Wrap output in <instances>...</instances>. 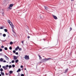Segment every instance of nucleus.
Here are the masks:
<instances>
[{"label":"nucleus","instance_id":"1","mask_svg":"<svg viewBox=\"0 0 76 76\" xmlns=\"http://www.w3.org/2000/svg\"><path fill=\"white\" fill-rule=\"evenodd\" d=\"M8 22L9 23L10 25L11 26V27L12 31H14V26L13 24V23H12V22L9 20H7Z\"/></svg>","mask_w":76,"mask_h":76},{"label":"nucleus","instance_id":"2","mask_svg":"<svg viewBox=\"0 0 76 76\" xmlns=\"http://www.w3.org/2000/svg\"><path fill=\"white\" fill-rule=\"evenodd\" d=\"M13 4H10L9 7H8V9H12V7H13Z\"/></svg>","mask_w":76,"mask_h":76},{"label":"nucleus","instance_id":"3","mask_svg":"<svg viewBox=\"0 0 76 76\" xmlns=\"http://www.w3.org/2000/svg\"><path fill=\"white\" fill-rule=\"evenodd\" d=\"M24 58H25L26 60H29V56H28L26 55H25L24 56Z\"/></svg>","mask_w":76,"mask_h":76},{"label":"nucleus","instance_id":"4","mask_svg":"<svg viewBox=\"0 0 76 76\" xmlns=\"http://www.w3.org/2000/svg\"><path fill=\"white\" fill-rule=\"evenodd\" d=\"M9 67V65H6V66L5 67L4 66H2V68H4L5 70H7V67Z\"/></svg>","mask_w":76,"mask_h":76},{"label":"nucleus","instance_id":"5","mask_svg":"<svg viewBox=\"0 0 76 76\" xmlns=\"http://www.w3.org/2000/svg\"><path fill=\"white\" fill-rule=\"evenodd\" d=\"M53 17L54 19H57V17H56V16L54 15H53Z\"/></svg>","mask_w":76,"mask_h":76},{"label":"nucleus","instance_id":"6","mask_svg":"<svg viewBox=\"0 0 76 76\" xmlns=\"http://www.w3.org/2000/svg\"><path fill=\"white\" fill-rule=\"evenodd\" d=\"M20 71H21L20 69H18V70L17 71V73H18L19 72H20Z\"/></svg>","mask_w":76,"mask_h":76},{"label":"nucleus","instance_id":"7","mask_svg":"<svg viewBox=\"0 0 76 76\" xmlns=\"http://www.w3.org/2000/svg\"><path fill=\"white\" fill-rule=\"evenodd\" d=\"M14 60H16L17 59V57L15 56H14Z\"/></svg>","mask_w":76,"mask_h":76},{"label":"nucleus","instance_id":"8","mask_svg":"<svg viewBox=\"0 0 76 76\" xmlns=\"http://www.w3.org/2000/svg\"><path fill=\"white\" fill-rule=\"evenodd\" d=\"M45 9L46 10L48 9V7H47L45 6Z\"/></svg>","mask_w":76,"mask_h":76},{"label":"nucleus","instance_id":"9","mask_svg":"<svg viewBox=\"0 0 76 76\" xmlns=\"http://www.w3.org/2000/svg\"><path fill=\"white\" fill-rule=\"evenodd\" d=\"M1 74L2 75H4V72H1Z\"/></svg>","mask_w":76,"mask_h":76},{"label":"nucleus","instance_id":"10","mask_svg":"<svg viewBox=\"0 0 76 76\" xmlns=\"http://www.w3.org/2000/svg\"><path fill=\"white\" fill-rule=\"evenodd\" d=\"M18 61H19V60L18 59H17L15 61V63H18Z\"/></svg>","mask_w":76,"mask_h":76},{"label":"nucleus","instance_id":"11","mask_svg":"<svg viewBox=\"0 0 76 76\" xmlns=\"http://www.w3.org/2000/svg\"><path fill=\"white\" fill-rule=\"evenodd\" d=\"M0 70V71H1V72H3V69L2 68H1Z\"/></svg>","mask_w":76,"mask_h":76},{"label":"nucleus","instance_id":"12","mask_svg":"<svg viewBox=\"0 0 76 76\" xmlns=\"http://www.w3.org/2000/svg\"><path fill=\"white\" fill-rule=\"evenodd\" d=\"M13 73V71H10V74H12Z\"/></svg>","mask_w":76,"mask_h":76},{"label":"nucleus","instance_id":"13","mask_svg":"<svg viewBox=\"0 0 76 76\" xmlns=\"http://www.w3.org/2000/svg\"><path fill=\"white\" fill-rule=\"evenodd\" d=\"M4 31L5 32H7V29H4Z\"/></svg>","mask_w":76,"mask_h":76},{"label":"nucleus","instance_id":"14","mask_svg":"<svg viewBox=\"0 0 76 76\" xmlns=\"http://www.w3.org/2000/svg\"><path fill=\"white\" fill-rule=\"evenodd\" d=\"M3 58H1V59H0V61H3Z\"/></svg>","mask_w":76,"mask_h":76},{"label":"nucleus","instance_id":"15","mask_svg":"<svg viewBox=\"0 0 76 76\" xmlns=\"http://www.w3.org/2000/svg\"><path fill=\"white\" fill-rule=\"evenodd\" d=\"M39 58L40 59H42V58L41 57L40 55H39Z\"/></svg>","mask_w":76,"mask_h":76},{"label":"nucleus","instance_id":"16","mask_svg":"<svg viewBox=\"0 0 76 76\" xmlns=\"http://www.w3.org/2000/svg\"><path fill=\"white\" fill-rule=\"evenodd\" d=\"M6 35L5 34H3V36L4 37H6Z\"/></svg>","mask_w":76,"mask_h":76},{"label":"nucleus","instance_id":"17","mask_svg":"<svg viewBox=\"0 0 76 76\" xmlns=\"http://www.w3.org/2000/svg\"><path fill=\"white\" fill-rule=\"evenodd\" d=\"M68 70V69H67L66 70H65V72H64V73H66L67 72Z\"/></svg>","mask_w":76,"mask_h":76},{"label":"nucleus","instance_id":"18","mask_svg":"<svg viewBox=\"0 0 76 76\" xmlns=\"http://www.w3.org/2000/svg\"><path fill=\"white\" fill-rule=\"evenodd\" d=\"M10 45H12V44H13V42H10Z\"/></svg>","mask_w":76,"mask_h":76},{"label":"nucleus","instance_id":"19","mask_svg":"<svg viewBox=\"0 0 76 76\" xmlns=\"http://www.w3.org/2000/svg\"><path fill=\"white\" fill-rule=\"evenodd\" d=\"M18 49L19 50V51H21L22 50V49L20 48H18Z\"/></svg>","mask_w":76,"mask_h":76},{"label":"nucleus","instance_id":"20","mask_svg":"<svg viewBox=\"0 0 76 76\" xmlns=\"http://www.w3.org/2000/svg\"><path fill=\"white\" fill-rule=\"evenodd\" d=\"M18 48H16V49H15V51H18Z\"/></svg>","mask_w":76,"mask_h":76},{"label":"nucleus","instance_id":"21","mask_svg":"<svg viewBox=\"0 0 76 76\" xmlns=\"http://www.w3.org/2000/svg\"><path fill=\"white\" fill-rule=\"evenodd\" d=\"M8 67H9V69H10V68H11L12 67V66L10 65L9 66H8Z\"/></svg>","mask_w":76,"mask_h":76},{"label":"nucleus","instance_id":"22","mask_svg":"<svg viewBox=\"0 0 76 76\" xmlns=\"http://www.w3.org/2000/svg\"><path fill=\"white\" fill-rule=\"evenodd\" d=\"M50 59H51V58H49L47 59V60H50Z\"/></svg>","mask_w":76,"mask_h":76},{"label":"nucleus","instance_id":"23","mask_svg":"<svg viewBox=\"0 0 76 76\" xmlns=\"http://www.w3.org/2000/svg\"><path fill=\"white\" fill-rule=\"evenodd\" d=\"M12 63H15V61H14V60L12 61Z\"/></svg>","mask_w":76,"mask_h":76},{"label":"nucleus","instance_id":"24","mask_svg":"<svg viewBox=\"0 0 76 76\" xmlns=\"http://www.w3.org/2000/svg\"><path fill=\"white\" fill-rule=\"evenodd\" d=\"M12 67H15V65L14 64H13L12 65Z\"/></svg>","mask_w":76,"mask_h":76},{"label":"nucleus","instance_id":"25","mask_svg":"<svg viewBox=\"0 0 76 76\" xmlns=\"http://www.w3.org/2000/svg\"><path fill=\"white\" fill-rule=\"evenodd\" d=\"M5 50H7V48H4Z\"/></svg>","mask_w":76,"mask_h":76},{"label":"nucleus","instance_id":"26","mask_svg":"<svg viewBox=\"0 0 76 76\" xmlns=\"http://www.w3.org/2000/svg\"><path fill=\"white\" fill-rule=\"evenodd\" d=\"M1 42H4L5 41H4V40H1Z\"/></svg>","mask_w":76,"mask_h":76},{"label":"nucleus","instance_id":"27","mask_svg":"<svg viewBox=\"0 0 76 76\" xmlns=\"http://www.w3.org/2000/svg\"><path fill=\"white\" fill-rule=\"evenodd\" d=\"M13 53H16V51H15V50H14V51H13Z\"/></svg>","mask_w":76,"mask_h":76},{"label":"nucleus","instance_id":"28","mask_svg":"<svg viewBox=\"0 0 76 76\" xmlns=\"http://www.w3.org/2000/svg\"><path fill=\"white\" fill-rule=\"evenodd\" d=\"M0 29H3V28L2 27H1V28H0Z\"/></svg>","mask_w":76,"mask_h":76},{"label":"nucleus","instance_id":"29","mask_svg":"<svg viewBox=\"0 0 76 76\" xmlns=\"http://www.w3.org/2000/svg\"><path fill=\"white\" fill-rule=\"evenodd\" d=\"M15 54H16L17 55H18V52L16 53Z\"/></svg>","mask_w":76,"mask_h":76},{"label":"nucleus","instance_id":"30","mask_svg":"<svg viewBox=\"0 0 76 76\" xmlns=\"http://www.w3.org/2000/svg\"><path fill=\"white\" fill-rule=\"evenodd\" d=\"M70 31H71V30H72V28L70 27Z\"/></svg>","mask_w":76,"mask_h":76},{"label":"nucleus","instance_id":"31","mask_svg":"<svg viewBox=\"0 0 76 76\" xmlns=\"http://www.w3.org/2000/svg\"><path fill=\"white\" fill-rule=\"evenodd\" d=\"M21 42L23 44V42H24L23 41H22Z\"/></svg>","mask_w":76,"mask_h":76},{"label":"nucleus","instance_id":"32","mask_svg":"<svg viewBox=\"0 0 76 76\" xmlns=\"http://www.w3.org/2000/svg\"><path fill=\"white\" fill-rule=\"evenodd\" d=\"M21 76H24V74H21Z\"/></svg>","mask_w":76,"mask_h":76},{"label":"nucleus","instance_id":"33","mask_svg":"<svg viewBox=\"0 0 76 76\" xmlns=\"http://www.w3.org/2000/svg\"><path fill=\"white\" fill-rule=\"evenodd\" d=\"M2 49H0V51H2Z\"/></svg>","mask_w":76,"mask_h":76},{"label":"nucleus","instance_id":"34","mask_svg":"<svg viewBox=\"0 0 76 76\" xmlns=\"http://www.w3.org/2000/svg\"><path fill=\"white\" fill-rule=\"evenodd\" d=\"M20 67L21 68H23V66H22V65Z\"/></svg>","mask_w":76,"mask_h":76},{"label":"nucleus","instance_id":"35","mask_svg":"<svg viewBox=\"0 0 76 76\" xmlns=\"http://www.w3.org/2000/svg\"><path fill=\"white\" fill-rule=\"evenodd\" d=\"M43 60L44 61H45V60L46 61V59H45H45H43Z\"/></svg>","mask_w":76,"mask_h":76},{"label":"nucleus","instance_id":"36","mask_svg":"<svg viewBox=\"0 0 76 76\" xmlns=\"http://www.w3.org/2000/svg\"><path fill=\"white\" fill-rule=\"evenodd\" d=\"M1 48H4V46H3V45H2L1 46Z\"/></svg>","mask_w":76,"mask_h":76},{"label":"nucleus","instance_id":"37","mask_svg":"<svg viewBox=\"0 0 76 76\" xmlns=\"http://www.w3.org/2000/svg\"><path fill=\"white\" fill-rule=\"evenodd\" d=\"M46 59V61H48V59H47V58H45Z\"/></svg>","mask_w":76,"mask_h":76},{"label":"nucleus","instance_id":"38","mask_svg":"<svg viewBox=\"0 0 76 76\" xmlns=\"http://www.w3.org/2000/svg\"><path fill=\"white\" fill-rule=\"evenodd\" d=\"M3 61L4 63H6V61Z\"/></svg>","mask_w":76,"mask_h":76},{"label":"nucleus","instance_id":"39","mask_svg":"<svg viewBox=\"0 0 76 76\" xmlns=\"http://www.w3.org/2000/svg\"><path fill=\"white\" fill-rule=\"evenodd\" d=\"M7 59L9 60V58L8 57L7 58Z\"/></svg>","mask_w":76,"mask_h":76},{"label":"nucleus","instance_id":"40","mask_svg":"<svg viewBox=\"0 0 76 76\" xmlns=\"http://www.w3.org/2000/svg\"><path fill=\"white\" fill-rule=\"evenodd\" d=\"M28 38H30V37L28 36Z\"/></svg>","mask_w":76,"mask_h":76},{"label":"nucleus","instance_id":"41","mask_svg":"<svg viewBox=\"0 0 76 76\" xmlns=\"http://www.w3.org/2000/svg\"><path fill=\"white\" fill-rule=\"evenodd\" d=\"M9 48L10 50H12V48Z\"/></svg>","mask_w":76,"mask_h":76},{"label":"nucleus","instance_id":"42","mask_svg":"<svg viewBox=\"0 0 76 76\" xmlns=\"http://www.w3.org/2000/svg\"><path fill=\"white\" fill-rule=\"evenodd\" d=\"M6 75H8V74L6 73Z\"/></svg>","mask_w":76,"mask_h":76},{"label":"nucleus","instance_id":"43","mask_svg":"<svg viewBox=\"0 0 76 76\" xmlns=\"http://www.w3.org/2000/svg\"><path fill=\"white\" fill-rule=\"evenodd\" d=\"M5 57H6V58H7V56H5Z\"/></svg>","mask_w":76,"mask_h":76},{"label":"nucleus","instance_id":"44","mask_svg":"<svg viewBox=\"0 0 76 76\" xmlns=\"http://www.w3.org/2000/svg\"><path fill=\"white\" fill-rule=\"evenodd\" d=\"M2 34L0 33V35H2Z\"/></svg>","mask_w":76,"mask_h":76},{"label":"nucleus","instance_id":"45","mask_svg":"<svg viewBox=\"0 0 76 76\" xmlns=\"http://www.w3.org/2000/svg\"><path fill=\"white\" fill-rule=\"evenodd\" d=\"M17 48H19V46H17Z\"/></svg>","mask_w":76,"mask_h":76},{"label":"nucleus","instance_id":"46","mask_svg":"<svg viewBox=\"0 0 76 76\" xmlns=\"http://www.w3.org/2000/svg\"><path fill=\"white\" fill-rule=\"evenodd\" d=\"M2 15H3V16H4V13H2Z\"/></svg>","mask_w":76,"mask_h":76},{"label":"nucleus","instance_id":"47","mask_svg":"<svg viewBox=\"0 0 76 76\" xmlns=\"http://www.w3.org/2000/svg\"><path fill=\"white\" fill-rule=\"evenodd\" d=\"M24 70H26V68H25Z\"/></svg>","mask_w":76,"mask_h":76},{"label":"nucleus","instance_id":"48","mask_svg":"<svg viewBox=\"0 0 76 76\" xmlns=\"http://www.w3.org/2000/svg\"><path fill=\"white\" fill-rule=\"evenodd\" d=\"M0 76H1V75L0 74Z\"/></svg>","mask_w":76,"mask_h":76},{"label":"nucleus","instance_id":"49","mask_svg":"<svg viewBox=\"0 0 76 76\" xmlns=\"http://www.w3.org/2000/svg\"><path fill=\"white\" fill-rule=\"evenodd\" d=\"M1 68V65H0V68Z\"/></svg>","mask_w":76,"mask_h":76},{"label":"nucleus","instance_id":"50","mask_svg":"<svg viewBox=\"0 0 76 76\" xmlns=\"http://www.w3.org/2000/svg\"><path fill=\"white\" fill-rule=\"evenodd\" d=\"M9 48H12V47H9Z\"/></svg>","mask_w":76,"mask_h":76},{"label":"nucleus","instance_id":"51","mask_svg":"<svg viewBox=\"0 0 76 76\" xmlns=\"http://www.w3.org/2000/svg\"><path fill=\"white\" fill-rule=\"evenodd\" d=\"M74 0H71V1H73Z\"/></svg>","mask_w":76,"mask_h":76},{"label":"nucleus","instance_id":"52","mask_svg":"<svg viewBox=\"0 0 76 76\" xmlns=\"http://www.w3.org/2000/svg\"><path fill=\"white\" fill-rule=\"evenodd\" d=\"M5 48H7V47H5Z\"/></svg>","mask_w":76,"mask_h":76},{"label":"nucleus","instance_id":"53","mask_svg":"<svg viewBox=\"0 0 76 76\" xmlns=\"http://www.w3.org/2000/svg\"><path fill=\"white\" fill-rule=\"evenodd\" d=\"M44 40H45V39H44Z\"/></svg>","mask_w":76,"mask_h":76}]
</instances>
